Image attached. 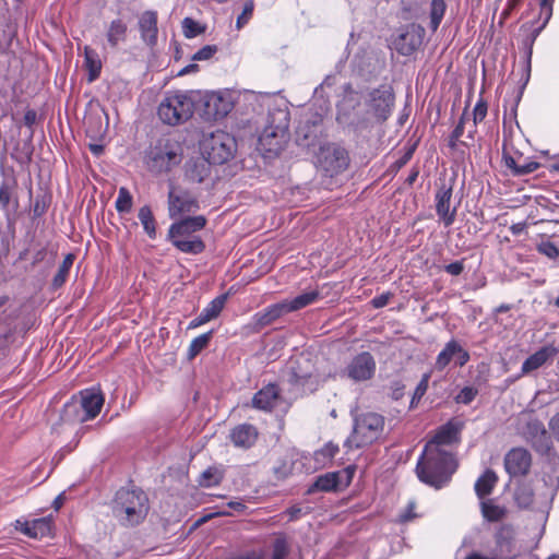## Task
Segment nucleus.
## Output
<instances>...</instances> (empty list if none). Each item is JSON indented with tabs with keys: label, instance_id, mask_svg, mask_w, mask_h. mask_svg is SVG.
<instances>
[{
	"label": "nucleus",
	"instance_id": "4be33fe9",
	"mask_svg": "<svg viewBox=\"0 0 559 559\" xmlns=\"http://www.w3.org/2000/svg\"><path fill=\"white\" fill-rule=\"evenodd\" d=\"M227 294H223L214 298L201 312L200 314L193 319L189 328L200 326L215 318L222 312L227 301Z\"/></svg>",
	"mask_w": 559,
	"mask_h": 559
},
{
	"label": "nucleus",
	"instance_id": "5701e85b",
	"mask_svg": "<svg viewBox=\"0 0 559 559\" xmlns=\"http://www.w3.org/2000/svg\"><path fill=\"white\" fill-rule=\"evenodd\" d=\"M212 163L203 157L189 160L185 166V174L192 182H203L211 175Z\"/></svg>",
	"mask_w": 559,
	"mask_h": 559
},
{
	"label": "nucleus",
	"instance_id": "423d86ee",
	"mask_svg": "<svg viewBox=\"0 0 559 559\" xmlns=\"http://www.w3.org/2000/svg\"><path fill=\"white\" fill-rule=\"evenodd\" d=\"M237 143L229 133L216 130L203 136L201 141L202 155L212 164L222 165L234 157Z\"/></svg>",
	"mask_w": 559,
	"mask_h": 559
},
{
	"label": "nucleus",
	"instance_id": "c03bdc74",
	"mask_svg": "<svg viewBox=\"0 0 559 559\" xmlns=\"http://www.w3.org/2000/svg\"><path fill=\"white\" fill-rule=\"evenodd\" d=\"M254 10V2L249 0L245 3L243 10L241 14L237 17L236 27L238 29L242 28L252 17Z\"/></svg>",
	"mask_w": 559,
	"mask_h": 559
},
{
	"label": "nucleus",
	"instance_id": "b1692460",
	"mask_svg": "<svg viewBox=\"0 0 559 559\" xmlns=\"http://www.w3.org/2000/svg\"><path fill=\"white\" fill-rule=\"evenodd\" d=\"M129 25L121 17L112 20L106 28V40L110 48L116 49L127 41Z\"/></svg>",
	"mask_w": 559,
	"mask_h": 559
},
{
	"label": "nucleus",
	"instance_id": "f03ea898",
	"mask_svg": "<svg viewBox=\"0 0 559 559\" xmlns=\"http://www.w3.org/2000/svg\"><path fill=\"white\" fill-rule=\"evenodd\" d=\"M112 513L123 526L139 525L148 513V498L140 489L121 488L112 502Z\"/></svg>",
	"mask_w": 559,
	"mask_h": 559
},
{
	"label": "nucleus",
	"instance_id": "cd10ccee",
	"mask_svg": "<svg viewBox=\"0 0 559 559\" xmlns=\"http://www.w3.org/2000/svg\"><path fill=\"white\" fill-rule=\"evenodd\" d=\"M340 472L326 473L324 475H320L316 481L309 487L307 490L308 493H313L316 491H333L336 490L340 486Z\"/></svg>",
	"mask_w": 559,
	"mask_h": 559
},
{
	"label": "nucleus",
	"instance_id": "f257e3e1",
	"mask_svg": "<svg viewBox=\"0 0 559 559\" xmlns=\"http://www.w3.org/2000/svg\"><path fill=\"white\" fill-rule=\"evenodd\" d=\"M461 427L452 421L447 423L427 442L416 465V474L420 481L436 489L445 486L457 468L452 452L444 449L459 442Z\"/></svg>",
	"mask_w": 559,
	"mask_h": 559
},
{
	"label": "nucleus",
	"instance_id": "473e14b6",
	"mask_svg": "<svg viewBox=\"0 0 559 559\" xmlns=\"http://www.w3.org/2000/svg\"><path fill=\"white\" fill-rule=\"evenodd\" d=\"M74 259L75 257L72 253L64 257L62 263L59 265L58 272L52 278L51 285L53 289L60 288L67 282Z\"/></svg>",
	"mask_w": 559,
	"mask_h": 559
},
{
	"label": "nucleus",
	"instance_id": "37998d69",
	"mask_svg": "<svg viewBox=\"0 0 559 559\" xmlns=\"http://www.w3.org/2000/svg\"><path fill=\"white\" fill-rule=\"evenodd\" d=\"M429 379H430L429 373H425L423 376L421 380L417 384L415 392L413 394V397L411 401V407H414L419 402V400L425 395V393L428 389Z\"/></svg>",
	"mask_w": 559,
	"mask_h": 559
},
{
	"label": "nucleus",
	"instance_id": "dca6fc26",
	"mask_svg": "<svg viewBox=\"0 0 559 559\" xmlns=\"http://www.w3.org/2000/svg\"><path fill=\"white\" fill-rule=\"evenodd\" d=\"M425 29L417 24H409L401 29L393 45L396 51L403 56H411L423 43Z\"/></svg>",
	"mask_w": 559,
	"mask_h": 559
},
{
	"label": "nucleus",
	"instance_id": "ea45409f",
	"mask_svg": "<svg viewBox=\"0 0 559 559\" xmlns=\"http://www.w3.org/2000/svg\"><path fill=\"white\" fill-rule=\"evenodd\" d=\"M222 480V474L215 467H209L206 468L199 478V484L202 487H213L221 483Z\"/></svg>",
	"mask_w": 559,
	"mask_h": 559
},
{
	"label": "nucleus",
	"instance_id": "69168bd1",
	"mask_svg": "<svg viewBox=\"0 0 559 559\" xmlns=\"http://www.w3.org/2000/svg\"><path fill=\"white\" fill-rule=\"evenodd\" d=\"M199 70V66L197 63H190L188 64L187 67H185L183 69H181L178 73V75H186V74H190V73H194Z\"/></svg>",
	"mask_w": 559,
	"mask_h": 559
},
{
	"label": "nucleus",
	"instance_id": "5fc2aeb1",
	"mask_svg": "<svg viewBox=\"0 0 559 559\" xmlns=\"http://www.w3.org/2000/svg\"><path fill=\"white\" fill-rule=\"evenodd\" d=\"M444 271L453 276H459L464 271V263L462 261H455L444 266Z\"/></svg>",
	"mask_w": 559,
	"mask_h": 559
},
{
	"label": "nucleus",
	"instance_id": "ddd939ff",
	"mask_svg": "<svg viewBox=\"0 0 559 559\" xmlns=\"http://www.w3.org/2000/svg\"><path fill=\"white\" fill-rule=\"evenodd\" d=\"M234 108L229 96L222 93H210L202 98L201 116L206 121L225 118Z\"/></svg>",
	"mask_w": 559,
	"mask_h": 559
},
{
	"label": "nucleus",
	"instance_id": "1a4fd4ad",
	"mask_svg": "<svg viewBox=\"0 0 559 559\" xmlns=\"http://www.w3.org/2000/svg\"><path fill=\"white\" fill-rule=\"evenodd\" d=\"M394 92L390 85H381L368 93L366 104L368 114L376 122L382 123L389 119L394 107Z\"/></svg>",
	"mask_w": 559,
	"mask_h": 559
},
{
	"label": "nucleus",
	"instance_id": "c9c22d12",
	"mask_svg": "<svg viewBox=\"0 0 559 559\" xmlns=\"http://www.w3.org/2000/svg\"><path fill=\"white\" fill-rule=\"evenodd\" d=\"M488 105L487 102L479 97L474 109H473V128L468 131L467 138L474 140V134L476 132V126L480 123L487 116Z\"/></svg>",
	"mask_w": 559,
	"mask_h": 559
},
{
	"label": "nucleus",
	"instance_id": "0eeeda50",
	"mask_svg": "<svg viewBox=\"0 0 559 559\" xmlns=\"http://www.w3.org/2000/svg\"><path fill=\"white\" fill-rule=\"evenodd\" d=\"M384 427L383 416L377 413H365L355 417L353 435L345 445L360 448L376 441Z\"/></svg>",
	"mask_w": 559,
	"mask_h": 559
},
{
	"label": "nucleus",
	"instance_id": "39448f33",
	"mask_svg": "<svg viewBox=\"0 0 559 559\" xmlns=\"http://www.w3.org/2000/svg\"><path fill=\"white\" fill-rule=\"evenodd\" d=\"M289 112L286 109L270 111L267 124L259 136V146L269 154L277 155L288 140Z\"/></svg>",
	"mask_w": 559,
	"mask_h": 559
},
{
	"label": "nucleus",
	"instance_id": "774afa93",
	"mask_svg": "<svg viewBox=\"0 0 559 559\" xmlns=\"http://www.w3.org/2000/svg\"><path fill=\"white\" fill-rule=\"evenodd\" d=\"M418 175H419L418 169H416V168L412 169L411 174L408 175V177L406 179V182L408 185H413L416 181Z\"/></svg>",
	"mask_w": 559,
	"mask_h": 559
},
{
	"label": "nucleus",
	"instance_id": "20e7f679",
	"mask_svg": "<svg viewBox=\"0 0 559 559\" xmlns=\"http://www.w3.org/2000/svg\"><path fill=\"white\" fill-rule=\"evenodd\" d=\"M205 225L206 218L203 215L181 218L169 226L167 239L183 253H202L205 249V243L201 237L193 234L202 230Z\"/></svg>",
	"mask_w": 559,
	"mask_h": 559
},
{
	"label": "nucleus",
	"instance_id": "7ed1b4c3",
	"mask_svg": "<svg viewBox=\"0 0 559 559\" xmlns=\"http://www.w3.org/2000/svg\"><path fill=\"white\" fill-rule=\"evenodd\" d=\"M198 96L193 91L166 92L157 108L158 118L173 127L185 123L194 112Z\"/></svg>",
	"mask_w": 559,
	"mask_h": 559
},
{
	"label": "nucleus",
	"instance_id": "603ef678",
	"mask_svg": "<svg viewBox=\"0 0 559 559\" xmlns=\"http://www.w3.org/2000/svg\"><path fill=\"white\" fill-rule=\"evenodd\" d=\"M476 395V392L472 388H464L459 393L456 401L463 404H469Z\"/></svg>",
	"mask_w": 559,
	"mask_h": 559
},
{
	"label": "nucleus",
	"instance_id": "2f4dec72",
	"mask_svg": "<svg viewBox=\"0 0 559 559\" xmlns=\"http://www.w3.org/2000/svg\"><path fill=\"white\" fill-rule=\"evenodd\" d=\"M320 297V293L318 289L309 290L298 295L292 300H286L288 305V309L290 312L300 310L309 305L316 302Z\"/></svg>",
	"mask_w": 559,
	"mask_h": 559
},
{
	"label": "nucleus",
	"instance_id": "7c9ffc66",
	"mask_svg": "<svg viewBox=\"0 0 559 559\" xmlns=\"http://www.w3.org/2000/svg\"><path fill=\"white\" fill-rule=\"evenodd\" d=\"M138 217L143 226L144 233L147 235L150 239H155L157 236L156 231V221L153 215V212L148 205H143L140 207Z\"/></svg>",
	"mask_w": 559,
	"mask_h": 559
},
{
	"label": "nucleus",
	"instance_id": "e2e57ef3",
	"mask_svg": "<svg viewBox=\"0 0 559 559\" xmlns=\"http://www.w3.org/2000/svg\"><path fill=\"white\" fill-rule=\"evenodd\" d=\"M413 153H414V150L413 148H408L404 154L403 156H401L397 160H395L394 163V166L400 169L402 168L404 165H406L408 163V160L412 158L413 156Z\"/></svg>",
	"mask_w": 559,
	"mask_h": 559
},
{
	"label": "nucleus",
	"instance_id": "f8f14e48",
	"mask_svg": "<svg viewBox=\"0 0 559 559\" xmlns=\"http://www.w3.org/2000/svg\"><path fill=\"white\" fill-rule=\"evenodd\" d=\"M453 182H441L435 195V207L439 221L444 227L453 225L456 218L457 206L452 205Z\"/></svg>",
	"mask_w": 559,
	"mask_h": 559
},
{
	"label": "nucleus",
	"instance_id": "49530a36",
	"mask_svg": "<svg viewBox=\"0 0 559 559\" xmlns=\"http://www.w3.org/2000/svg\"><path fill=\"white\" fill-rule=\"evenodd\" d=\"M466 119H467L466 111H464L462 117L460 118L459 123L456 124V127L454 128V130L452 131V133L450 135L449 145L451 147H455L457 142H460V139L464 133V123H465Z\"/></svg>",
	"mask_w": 559,
	"mask_h": 559
},
{
	"label": "nucleus",
	"instance_id": "9b49d317",
	"mask_svg": "<svg viewBox=\"0 0 559 559\" xmlns=\"http://www.w3.org/2000/svg\"><path fill=\"white\" fill-rule=\"evenodd\" d=\"M168 215L178 218L185 214L194 213L200 209L199 201L189 191L170 186L168 191Z\"/></svg>",
	"mask_w": 559,
	"mask_h": 559
},
{
	"label": "nucleus",
	"instance_id": "79ce46f5",
	"mask_svg": "<svg viewBox=\"0 0 559 559\" xmlns=\"http://www.w3.org/2000/svg\"><path fill=\"white\" fill-rule=\"evenodd\" d=\"M182 31H183V35L187 38H193V37L198 36L199 34H201L204 29L194 20H192L190 17H185L182 21Z\"/></svg>",
	"mask_w": 559,
	"mask_h": 559
},
{
	"label": "nucleus",
	"instance_id": "864d4df0",
	"mask_svg": "<svg viewBox=\"0 0 559 559\" xmlns=\"http://www.w3.org/2000/svg\"><path fill=\"white\" fill-rule=\"evenodd\" d=\"M391 297H392L391 293H383V294L372 298V300L370 302H371L372 307L376 309L383 308L389 304Z\"/></svg>",
	"mask_w": 559,
	"mask_h": 559
},
{
	"label": "nucleus",
	"instance_id": "412c9836",
	"mask_svg": "<svg viewBox=\"0 0 559 559\" xmlns=\"http://www.w3.org/2000/svg\"><path fill=\"white\" fill-rule=\"evenodd\" d=\"M281 401L282 396L277 385L271 383L254 394L252 399V405L258 409L271 411L272 408L280 405Z\"/></svg>",
	"mask_w": 559,
	"mask_h": 559
},
{
	"label": "nucleus",
	"instance_id": "aec40b11",
	"mask_svg": "<svg viewBox=\"0 0 559 559\" xmlns=\"http://www.w3.org/2000/svg\"><path fill=\"white\" fill-rule=\"evenodd\" d=\"M141 39L148 46L153 47L157 43L158 27H157V12L144 11L138 21Z\"/></svg>",
	"mask_w": 559,
	"mask_h": 559
},
{
	"label": "nucleus",
	"instance_id": "3c124183",
	"mask_svg": "<svg viewBox=\"0 0 559 559\" xmlns=\"http://www.w3.org/2000/svg\"><path fill=\"white\" fill-rule=\"evenodd\" d=\"M211 337L212 332L199 335L191 342L189 349H203L209 345Z\"/></svg>",
	"mask_w": 559,
	"mask_h": 559
},
{
	"label": "nucleus",
	"instance_id": "680f3d73",
	"mask_svg": "<svg viewBox=\"0 0 559 559\" xmlns=\"http://www.w3.org/2000/svg\"><path fill=\"white\" fill-rule=\"evenodd\" d=\"M554 1L555 0H540V2H539L542 11H546L545 22L542 27L545 26V24L549 21L550 16H551Z\"/></svg>",
	"mask_w": 559,
	"mask_h": 559
},
{
	"label": "nucleus",
	"instance_id": "58836bf2",
	"mask_svg": "<svg viewBox=\"0 0 559 559\" xmlns=\"http://www.w3.org/2000/svg\"><path fill=\"white\" fill-rule=\"evenodd\" d=\"M133 198L126 187L119 188L118 198L116 200V210L119 213H129L132 209Z\"/></svg>",
	"mask_w": 559,
	"mask_h": 559
},
{
	"label": "nucleus",
	"instance_id": "8fccbe9b",
	"mask_svg": "<svg viewBox=\"0 0 559 559\" xmlns=\"http://www.w3.org/2000/svg\"><path fill=\"white\" fill-rule=\"evenodd\" d=\"M539 167V164L534 160H523L520 162V165L516 170V176H524L534 173Z\"/></svg>",
	"mask_w": 559,
	"mask_h": 559
},
{
	"label": "nucleus",
	"instance_id": "de8ad7c7",
	"mask_svg": "<svg viewBox=\"0 0 559 559\" xmlns=\"http://www.w3.org/2000/svg\"><path fill=\"white\" fill-rule=\"evenodd\" d=\"M537 250L539 253L552 260H556L559 257V249L551 241H543L538 245Z\"/></svg>",
	"mask_w": 559,
	"mask_h": 559
},
{
	"label": "nucleus",
	"instance_id": "f704fd0d",
	"mask_svg": "<svg viewBox=\"0 0 559 559\" xmlns=\"http://www.w3.org/2000/svg\"><path fill=\"white\" fill-rule=\"evenodd\" d=\"M549 359V352H535L522 365V373H530L542 367Z\"/></svg>",
	"mask_w": 559,
	"mask_h": 559
},
{
	"label": "nucleus",
	"instance_id": "4d7b16f0",
	"mask_svg": "<svg viewBox=\"0 0 559 559\" xmlns=\"http://www.w3.org/2000/svg\"><path fill=\"white\" fill-rule=\"evenodd\" d=\"M10 189L7 185H2L0 187V205L3 210H5L10 202Z\"/></svg>",
	"mask_w": 559,
	"mask_h": 559
},
{
	"label": "nucleus",
	"instance_id": "6e6d98bb",
	"mask_svg": "<svg viewBox=\"0 0 559 559\" xmlns=\"http://www.w3.org/2000/svg\"><path fill=\"white\" fill-rule=\"evenodd\" d=\"M548 426L551 436L559 442V412L550 418Z\"/></svg>",
	"mask_w": 559,
	"mask_h": 559
},
{
	"label": "nucleus",
	"instance_id": "6ab92c4d",
	"mask_svg": "<svg viewBox=\"0 0 559 559\" xmlns=\"http://www.w3.org/2000/svg\"><path fill=\"white\" fill-rule=\"evenodd\" d=\"M523 433L537 452L544 454L550 450V437L538 419L528 420Z\"/></svg>",
	"mask_w": 559,
	"mask_h": 559
},
{
	"label": "nucleus",
	"instance_id": "09e8293b",
	"mask_svg": "<svg viewBox=\"0 0 559 559\" xmlns=\"http://www.w3.org/2000/svg\"><path fill=\"white\" fill-rule=\"evenodd\" d=\"M217 51V47L215 45H206L199 49L193 56L192 60L194 61H203L211 59L215 52Z\"/></svg>",
	"mask_w": 559,
	"mask_h": 559
},
{
	"label": "nucleus",
	"instance_id": "e433bc0d",
	"mask_svg": "<svg viewBox=\"0 0 559 559\" xmlns=\"http://www.w3.org/2000/svg\"><path fill=\"white\" fill-rule=\"evenodd\" d=\"M514 500L520 508L527 509L533 504L534 492L528 485H520L514 492Z\"/></svg>",
	"mask_w": 559,
	"mask_h": 559
},
{
	"label": "nucleus",
	"instance_id": "4c0bfd02",
	"mask_svg": "<svg viewBox=\"0 0 559 559\" xmlns=\"http://www.w3.org/2000/svg\"><path fill=\"white\" fill-rule=\"evenodd\" d=\"M444 0H431L430 5V27L432 31H437L445 12Z\"/></svg>",
	"mask_w": 559,
	"mask_h": 559
},
{
	"label": "nucleus",
	"instance_id": "f3484780",
	"mask_svg": "<svg viewBox=\"0 0 559 559\" xmlns=\"http://www.w3.org/2000/svg\"><path fill=\"white\" fill-rule=\"evenodd\" d=\"M532 456L523 448L510 450L504 457V467L511 477L525 476L531 468Z\"/></svg>",
	"mask_w": 559,
	"mask_h": 559
},
{
	"label": "nucleus",
	"instance_id": "a18cd8bd",
	"mask_svg": "<svg viewBox=\"0 0 559 559\" xmlns=\"http://www.w3.org/2000/svg\"><path fill=\"white\" fill-rule=\"evenodd\" d=\"M288 546L285 538H276L273 544L272 559H286Z\"/></svg>",
	"mask_w": 559,
	"mask_h": 559
},
{
	"label": "nucleus",
	"instance_id": "a878e982",
	"mask_svg": "<svg viewBox=\"0 0 559 559\" xmlns=\"http://www.w3.org/2000/svg\"><path fill=\"white\" fill-rule=\"evenodd\" d=\"M289 312L286 300H283L266 307L263 311L258 312L254 318L258 325L266 326Z\"/></svg>",
	"mask_w": 559,
	"mask_h": 559
},
{
	"label": "nucleus",
	"instance_id": "9d476101",
	"mask_svg": "<svg viewBox=\"0 0 559 559\" xmlns=\"http://www.w3.org/2000/svg\"><path fill=\"white\" fill-rule=\"evenodd\" d=\"M349 165V156L345 148L336 144H328L320 148L318 166L328 176L333 177L343 173Z\"/></svg>",
	"mask_w": 559,
	"mask_h": 559
},
{
	"label": "nucleus",
	"instance_id": "a19ab883",
	"mask_svg": "<svg viewBox=\"0 0 559 559\" xmlns=\"http://www.w3.org/2000/svg\"><path fill=\"white\" fill-rule=\"evenodd\" d=\"M338 452V447L333 443H326L322 449L318 450L314 453V460L325 465L326 463L331 462L332 459L336 455Z\"/></svg>",
	"mask_w": 559,
	"mask_h": 559
},
{
	"label": "nucleus",
	"instance_id": "a211bd4d",
	"mask_svg": "<svg viewBox=\"0 0 559 559\" xmlns=\"http://www.w3.org/2000/svg\"><path fill=\"white\" fill-rule=\"evenodd\" d=\"M376 371V361L369 352H361L347 367L348 377L355 381H365L372 378Z\"/></svg>",
	"mask_w": 559,
	"mask_h": 559
},
{
	"label": "nucleus",
	"instance_id": "72a5a7b5",
	"mask_svg": "<svg viewBox=\"0 0 559 559\" xmlns=\"http://www.w3.org/2000/svg\"><path fill=\"white\" fill-rule=\"evenodd\" d=\"M481 514L489 522H498L506 515L504 508L497 506L492 500H481Z\"/></svg>",
	"mask_w": 559,
	"mask_h": 559
},
{
	"label": "nucleus",
	"instance_id": "c85d7f7f",
	"mask_svg": "<svg viewBox=\"0 0 559 559\" xmlns=\"http://www.w3.org/2000/svg\"><path fill=\"white\" fill-rule=\"evenodd\" d=\"M498 481L496 473L491 469H486L485 473L475 483V492L479 499L489 496Z\"/></svg>",
	"mask_w": 559,
	"mask_h": 559
},
{
	"label": "nucleus",
	"instance_id": "0e129e2a",
	"mask_svg": "<svg viewBox=\"0 0 559 559\" xmlns=\"http://www.w3.org/2000/svg\"><path fill=\"white\" fill-rule=\"evenodd\" d=\"M37 114L35 110L29 109L24 115V123L25 126L32 128V126L36 122Z\"/></svg>",
	"mask_w": 559,
	"mask_h": 559
},
{
	"label": "nucleus",
	"instance_id": "bf43d9fd",
	"mask_svg": "<svg viewBox=\"0 0 559 559\" xmlns=\"http://www.w3.org/2000/svg\"><path fill=\"white\" fill-rule=\"evenodd\" d=\"M414 508H415V503L414 502H409L407 508L405 509V511H403L399 515L400 521L401 522H407V521H411L414 518H416V514L413 513Z\"/></svg>",
	"mask_w": 559,
	"mask_h": 559
},
{
	"label": "nucleus",
	"instance_id": "393cba45",
	"mask_svg": "<svg viewBox=\"0 0 559 559\" xmlns=\"http://www.w3.org/2000/svg\"><path fill=\"white\" fill-rule=\"evenodd\" d=\"M258 438L255 427L249 424H242L235 427L230 432L233 443L238 448L248 449L252 447Z\"/></svg>",
	"mask_w": 559,
	"mask_h": 559
},
{
	"label": "nucleus",
	"instance_id": "338daca9",
	"mask_svg": "<svg viewBox=\"0 0 559 559\" xmlns=\"http://www.w3.org/2000/svg\"><path fill=\"white\" fill-rule=\"evenodd\" d=\"M290 520H296L299 518L301 513V509L299 507H292L287 510Z\"/></svg>",
	"mask_w": 559,
	"mask_h": 559
},
{
	"label": "nucleus",
	"instance_id": "2eb2a0df",
	"mask_svg": "<svg viewBox=\"0 0 559 559\" xmlns=\"http://www.w3.org/2000/svg\"><path fill=\"white\" fill-rule=\"evenodd\" d=\"M104 404V396L98 389L91 388L81 392V401L79 406L82 408V414L79 415L80 421H86L95 418ZM78 404H68L66 412L75 409Z\"/></svg>",
	"mask_w": 559,
	"mask_h": 559
},
{
	"label": "nucleus",
	"instance_id": "13d9d810",
	"mask_svg": "<svg viewBox=\"0 0 559 559\" xmlns=\"http://www.w3.org/2000/svg\"><path fill=\"white\" fill-rule=\"evenodd\" d=\"M455 352H440L437 358V366L441 369L444 368L452 359Z\"/></svg>",
	"mask_w": 559,
	"mask_h": 559
},
{
	"label": "nucleus",
	"instance_id": "4468645a",
	"mask_svg": "<svg viewBox=\"0 0 559 559\" xmlns=\"http://www.w3.org/2000/svg\"><path fill=\"white\" fill-rule=\"evenodd\" d=\"M518 556L512 532L510 528L502 527L496 534V547L491 556L473 552L465 559H513Z\"/></svg>",
	"mask_w": 559,
	"mask_h": 559
},
{
	"label": "nucleus",
	"instance_id": "bb28decb",
	"mask_svg": "<svg viewBox=\"0 0 559 559\" xmlns=\"http://www.w3.org/2000/svg\"><path fill=\"white\" fill-rule=\"evenodd\" d=\"M17 524H20V531L32 538H43L51 534V522L45 518L23 523L17 521Z\"/></svg>",
	"mask_w": 559,
	"mask_h": 559
},
{
	"label": "nucleus",
	"instance_id": "6e6552de",
	"mask_svg": "<svg viewBox=\"0 0 559 559\" xmlns=\"http://www.w3.org/2000/svg\"><path fill=\"white\" fill-rule=\"evenodd\" d=\"M182 154L178 144L159 140L147 154V167L156 174L170 171L181 163Z\"/></svg>",
	"mask_w": 559,
	"mask_h": 559
},
{
	"label": "nucleus",
	"instance_id": "052dcab7",
	"mask_svg": "<svg viewBox=\"0 0 559 559\" xmlns=\"http://www.w3.org/2000/svg\"><path fill=\"white\" fill-rule=\"evenodd\" d=\"M504 165L512 170V174L516 176V170L520 165V160H516L513 156L504 154L503 155Z\"/></svg>",
	"mask_w": 559,
	"mask_h": 559
},
{
	"label": "nucleus",
	"instance_id": "c756f323",
	"mask_svg": "<svg viewBox=\"0 0 559 559\" xmlns=\"http://www.w3.org/2000/svg\"><path fill=\"white\" fill-rule=\"evenodd\" d=\"M84 66L88 71V82H94L100 74L102 61L98 53L88 46L84 48Z\"/></svg>",
	"mask_w": 559,
	"mask_h": 559
}]
</instances>
